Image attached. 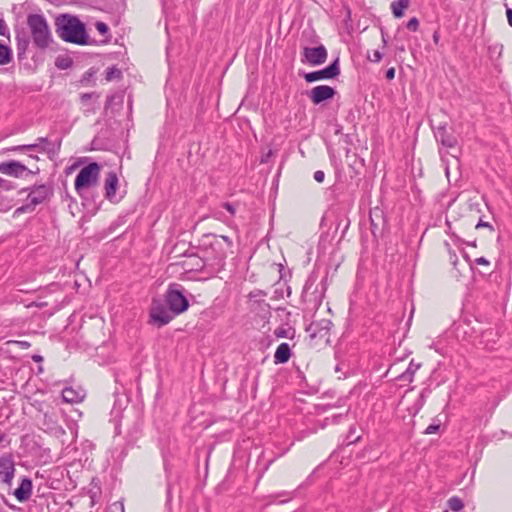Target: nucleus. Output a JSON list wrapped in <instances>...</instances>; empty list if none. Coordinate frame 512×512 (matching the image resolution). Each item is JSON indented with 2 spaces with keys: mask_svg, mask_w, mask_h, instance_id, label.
I'll list each match as a JSON object with an SVG mask.
<instances>
[{
  "mask_svg": "<svg viewBox=\"0 0 512 512\" xmlns=\"http://www.w3.org/2000/svg\"><path fill=\"white\" fill-rule=\"evenodd\" d=\"M8 31L7 25L5 24V21L0 18V35L4 36L6 35Z\"/></svg>",
  "mask_w": 512,
  "mask_h": 512,
  "instance_id": "09e8293b",
  "label": "nucleus"
},
{
  "mask_svg": "<svg viewBox=\"0 0 512 512\" xmlns=\"http://www.w3.org/2000/svg\"><path fill=\"white\" fill-rule=\"evenodd\" d=\"M222 207L227 210L231 217H233L236 213V206L233 203L230 202H224L222 204Z\"/></svg>",
  "mask_w": 512,
  "mask_h": 512,
  "instance_id": "a19ab883",
  "label": "nucleus"
},
{
  "mask_svg": "<svg viewBox=\"0 0 512 512\" xmlns=\"http://www.w3.org/2000/svg\"><path fill=\"white\" fill-rule=\"evenodd\" d=\"M96 94L95 93H83L81 94L80 96V99H81V102L83 104L87 103L88 101H90L92 99L93 96H95Z\"/></svg>",
  "mask_w": 512,
  "mask_h": 512,
  "instance_id": "a18cd8bd",
  "label": "nucleus"
},
{
  "mask_svg": "<svg viewBox=\"0 0 512 512\" xmlns=\"http://www.w3.org/2000/svg\"><path fill=\"white\" fill-rule=\"evenodd\" d=\"M95 27L97 29V31L102 34V35H106L108 34L109 32V27L106 23L104 22H101V21H97L96 24H95Z\"/></svg>",
  "mask_w": 512,
  "mask_h": 512,
  "instance_id": "e433bc0d",
  "label": "nucleus"
},
{
  "mask_svg": "<svg viewBox=\"0 0 512 512\" xmlns=\"http://www.w3.org/2000/svg\"><path fill=\"white\" fill-rule=\"evenodd\" d=\"M291 349L288 343H281L274 353L275 364H285L291 357Z\"/></svg>",
  "mask_w": 512,
  "mask_h": 512,
  "instance_id": "aec40b11",
  "label": "nucleus"
},
{
  "mask_svg": "<svg viewBox=\"0 0 512 512\" xmlns=\"http://www.w3.org/2000/svg\"><path fill=\"white\" fill-rule=\"evenodd\" d=\"M214 216L216 219H219L221 221H226V219L223 217L222 213L221 212H214Z\"/></svg>",
  "mask_w": 512,
  "mask_h": 512,
  "instance_id": "5fc2aeb1",
  "label": "nucleus"
},
{
  "mask_svg": "<svg viewBox=\"0 0 512 512\" xmlns=\"http://www.w3.org/2000/svg\"><path fill=\"white\" fill-rule=\"evenodd\" d=\"M340 75V66H339V58H336L330 65L327 67L305 73L303 75L305 81L307 83H312L320 80H329L335 79Z\"/></svg>",
  "mask_w": 512,
  "mask_h": 512,
  "instance_id": "0eeeda50",
  "label": "nucleus"
},
{
  "mask_svg": "<svg viewBox=\"0 0 512 512\" xmlns=\"http://www.w3.org/2000/svg\"><path fill=\"white\" fill-rule=\"evenodd\" d=\"M355 430H356L355 427H350L349 434L347 436L348 444L354 443V442H356V441H358L360 439V436L354 437Z\"/></svg>",
  "mask_w": 512,
  "mask_h": 512,
  "instance_id": "79ce46f5",
  "label": "nucleus"
},
{
  "mask_svg": "<svg viewBox=\"0 0 512 512\" xmlns=\"http://www.w3.org/2000/svg\"><path fill=\"white\" fill-rule=\"evenodd\" d=\"M336 95V90L328 85H319L307 92V96L314 105L331 100Z\"/></svg>",
  "mask_w": 512,
  "mask_h": 512,
  "instance_id": "1a4fd4ad",
  "label": "nucleus"
},
{
  "mask_svg": "<svg viewBox=\"0 0 512 512\" xmlns=\"http://www.w3.org/2000/svg\"><path fill=\"white\" fill-rule=\"evenodd\" d=\"M467 244H468V245H471V246H473V247H476V241H475V240H474L473 242H469V243H467Z\"/></svg>",
  "mask_w": 512,
  "mask_h": 512,
  "instance_id": "0e129e2a",
  "label": "nucleus"
},
{
  "mask_svg": "<svg viewBox=\"0 0 512 512\" xmlns=\"http://www.w3.org/2000/svg\"><path fill=\"white\" fill-rule=\"evenodd\" d=\"M382 58H383V53L380 52L379 50H374L372 56L370 54H368V56H367V59L369 61L375 62V63L380 62L382 60Z\"/></svg>",
  "mask_w": 512,
  "mask_h": 512,
  "instance_id": "c9c22d12",
  "label": "nucleus"
},
{
  "mask_svg": "<svg viewBox=\"0 0 512 512\" xmlns=\"http://www.w3.org/2000/svg\"><path fill=\"white\" fill-rule=\"evenodd\" d=\"M475 264L477 265H484L488 266L490 262L485 257H479L474 260Z\"/></svg>",
  "mask_w": 512,
  "mask_h": 512,
  "instance_id": "de8ad7c7",
  "label": "nucleus"
},
{
  "mask_svg": "<svg viewBox=\"0 0 512 512\" xmlns=\"http://www.w3.org/2000/svg\"><path fill=\"white\" fill-rule=\"evenodd\" d=\"M287 295L289 296L291 294V290L290 289H287Z\"/></svg>",
  "mask_w": 512,
  "mask_h": 512,
  "instance_id": "69168bd1",
  "label": "nucleus"
},
{
  "mask_svg": "<svg viewBox=\"0 0 512 512\" xmlns=\"http://www.w3.org/2000/svg\"><path fill=\"white\" fill-rule=\"evenodd\" d=\"M301 62L310 66H319L326 62L328 53L324 45L317 47H304L301 53Z\"/></svg>",
  "mask_w": 512,
  "mask_h": 512,
  "instance_id": "6e6552de",
  "label": "nucleus"
},
{
  "mask_svg": "<svg viewBox=\"0 0 512 512\" xmlns=\"http://www.w3.org/2000/svg\"><path fill=\"white\" fill-rule=\"evenodd\" d=\"M446 224H447V233L450 235V237L453 239L454 242H458V241H461V239L454 233V232H451V223L449 221H446Z\"/></svg>",
  "mask_w": 512,
  "mask_h": 512,
  "instance_id": "c03bdc74",
  "label": "nucleus"
},
{
  "mask_svg": "<svg viewBox=\"0 0 512 512\" xmlns=\"http://www.w3.org/2000/svg\"><path fill=\"white\" fill-rule=\"evenodd\" d=\"M15 471V463L12 455H2L0 457V478L2 482L10 486L14 478Z\"/></svg>",
  "mask_w": 512,
  "mask_h": 512,
  "instance_id": "ddd939ff",
  "label": "nucleus"
},
{
  "mask_svg": "<svg viewBox=\"0 0 512 512\" xmlns=\"http://www.w3.org/2000/svg\"><path fill=\"white\" fill-rule=\"evenodd\" d=\"M497 332L493 329H488L481 334V344H484L486 349H493L496 343Z\"/></svg>",
  "mask_w": 512,
  "mask_h": 512,
  "instance_id": "b1692460",
  "label": "nucleus"
},
{
  "mask_svg": "<svg viewBox=\"0 0 512 512\" xmlns=\"http://www.w3.org/2000/svg\"><path fill=\"white\" fill-rule=\"evenodd\" d=\"M26 190H29L27 197L29 202L25 205H22L21 207H18L15 210V214L32 212L37 205L44 203L53 195V187L51 184L34 185L33 187L27 188Z\"/></svg>",
  "mask_w": 512,
  "mask_h": 512,
  "instance_id": "39448f33",
  "label": "nucleus"
},
{
  "mask_svg": "<svg viewBox=\"0 0 512 512\" xmlns=\"http://www.w3.org/2000/svg\"><path fill=\"white\" fill-rule=\"evenodd\" d=\"M32 359H33L35 362H40V361H42V359H43V358H42V356H40V355H34V356L32 357Z\"/></svg>",
  "mask_w": 512,
  "mask_h": 512,
  "instance_id": "bf43d9fd",
  "label": "nucleus"
},
{
  "mask_svg": "<svg viewBox=\"0 0 512 512\" xmlns=\"http://www.w3.org/2000/svg\"><path fill=\"white\" fill-rule=\"evenodd\" d=\"M101 166L92 162L84 166L75 178V190L81 195L86 189L94 187L98 184Z\"/></svg>",
  "mask_w": 512,
  "mask_h": 512,
  "instance_id": "423d86ee",
  "label": "nucleus"
},
{
  "mask_svg": "<svg viewBox=\"0 0 512 512\" xmlns=\"http://www.w3.org/2000/svg\"><path fill=\"white\" fill-rule=\"evenodd\" d=\"M333 277L334 276H332V272H330L329 270H326L325 276H323L320 281V285L322 286V288H327L329 285H332Z\"/></svg>",
  "mask_w": 512,
  "mask_h": 512,
  "instance_id": "72a5a7b5",
  "label": "nucleus"
},
{
  "mask_svg": "<svg viewBox=\"0 0 512 512\" xmlns=\"http://www.w3.org/2000/svg\"><path fill=\"white\" fill-rule=\"evenodd\" d=\"M0 173L19 178L24 173L32 174V171L19 161L9 160L0 163Z\"/></svg>",
  "mask_w": 512,
  "mask_h": 512,
  "instance_id": "4468645a",
  "label": "nucleus"
},
{
  "mask_svg": "<svg viewBox=\"0 0 512 512\" xmlns=\"http://www.w3.org/2000/svg\"><path fill=\"white\" fill-rule=\"evenodd\" d=\"M121 77H122V72L117 67L113 66V67L107 68L106 73H105V79L107 81H111L114 79H120Z\"/></svg>",
  "mask_w": 512,
  "mask_h": 512,
  "instance_id": "c756f323",
  "label": "nucleus"
},
{
  "mask_svg": "<svg viewBox=\"0 0 512 512\" xmlns=\"http://www.w3.org/2000/svg\"><path fill=\"white\" fill-rule=\"evenodd\" d=\"M3 442H6V444H9V441L7 440V434L0 430V444Z\"/></svg>",
  "mask_w": 512,
  "mask_h": 512,
  "instance_id": "603ef678",
  "label": "nucleus"
},
{
  "mask_svg": "<svg viewBox=\"0 0 512 512\" xmlns=\"http://www.w3.org/2000/svg\"><path fill=\"white\" fill-rule=\"evenodd\" d=\"M5 503L8 505V507H9L11 510L18 511V512L22 511V508H20V507H17V506H15V505H13V504H8L6 501H5Z\"/></svg>",
  "mask_w": 512,
  "mask_h": 512,
  "instance_id": "6e6d98bb",
  "label": "nucleus"
},
{
  "mask_svg": "<svg viewBox=\"0 0 512 512\" xmlns=\"http://www.w3.org/2000/svg\"><path fill=\"white\" fill-rule=\"evenodd\" d=\"M118 176L114 171H110L104 182V196L110 202L116 201V191L118 188Z\"/></svg>",
  "mask_w": 512,
  "mask_h": 512,
  "instance_id": "2eb2a0df",
  "label": "nucleus"
},
{
  "mask_svg": "<svg viewBox=\"0 0 512 512\" xmlns=\"http://www.w3.org/2000/svg\"><path fill=\"white\" fill-rule=\"evenodd\" d=\"M185 246V243H177L173 249H172V253L175 254V257H178V256H184L186 257L187 259H192V257H189L188 255L184 254V252L187 250H183Z\"/></svg>",
  "mask_w": 512,
  "mask_h": 512,
  "instance_id": "473e14b6",
  "label": "nucleus"
},
{
  "mask_svg": "<svg viewBox=\"0 0 512 512\" xmlns=\"http://www.w3.org/2000/svg\"><path fill=\"white\" fill-rule=\"evenodd\" d=\"M434 136L443 148L454 149L458 145L457 138L448 132L446 123L440 124L434 129Z\"/></svg>",
  "mask_w": 512,
  "mask_h": 512,
  "instance_id": "f8f14e48",
  "label": "nucleus"
},
{
  "mask_svg": "<svg viewBox=\"0 0 512 512\" xmlns=\"http://www.w3.org/2000/svg\"><path fill=\"white\" fill-rule=\"evenodd\" d=\"M410 0H396L391 3V10L396 18L404 15V10L408 8Z\"/></svg>",
  "mask_w": 512,
  "mask_h": 512,
  "instance_id": "a878e982",
  "label": "nucleus"
},
{
  "mask_svg": "<svg viewBox=\"0 0 512 512\" xmlns=\"http://www.w3.org/2000/svg\"><path fill=\"white\" fill-rule=\"evenodd\" d=\"M332 322L328 319L312 321L307 327L306 332L311 339H323L329 336Z\"/></svg>",
  "mask_w": 512,
  "mask_h": 512,
  "instance_id": "9d476101",
  "label": "nucleus"
},
{
  "mask_svg": "<svg viewBox=\"0 0 512 512\" xmlns=\"http://www.w3.org/2000/svg\"><path fill=\"white\" fill-rule=\"evenodd\" d=\"M16 188V185L9 180L0 177V210L10 208V201L3 196L4 192L12 191Z\"/></svg>",
  "mask_w": 512,
  "mask_h": 512,
  "instance_id": "6ab92c4d",
  "label": "nucleus"
},
{
  "mask_svg": "<svg viewBox=\"0 0 512 512\" xmlns=\"http://www.w3.org/2000/svg\"><path fill=\"white\" fill-rule=\"evenodd\" d=\"M17 58L21 62L27 58L26 53L30 45V39L25 33L16 34Z\"/></svg>",
  "mask_w": 512,
  "mask_h": 512,
  "instance_id": "a211bd4d",
  "label": "nucleus"
},
{
  "mask_svg": "<svg viewBox=\"0 0 512 512\" xmlns=\"http://www.w3.org/2000/svg\"><path fill=\"white\" fill-rule=\"evenodd\" d=\"M12 60V50L9 46L0 43V65L8 64Z\"/></svg>",
  "mask_w": 512,
  "mask_h": 512,
  "instance_id": "cd10ccee",
  "label": "nucleus"
},
{
  "mask_svg": "<svg viewBox=\"0 0 512 512\" xmlns=\"http://www.w3.org/2000/svg\"><path fill=\"white\" fill-rule=\"evenodd\" d=\"M188 307L189 301L181 290H167L163 297L152 299L147 323L152 327L162 328L185 312Z\"/></svg>",
  "mask_w": 512,
  "mask_h": 512,
  "instance_id": "f03ea898",
  "label": "nucleus"
},
{
  "mask_svg": "<svg viewBox=\"0 0 512 512\" xmlns=\"http://www.w3.org/2000/svg\"><path fill=\"white\" fill-rule=\"evenodd\" d=\"M266 296V293L264 292V290H256V291H251L249 294H248V298L250 301H254V302H260L263 300V297Z\"/></svg>",
  "mask_w": 512,
  "mask_h": 512,
  "instance_id": "2f4dec72",
  "label": "nucleus"
},
{
  "mask_svg": "<svg viewBox=\"0 0 512 512\" xmlns=\"http://www.w3.org/2000/svg\"><path fill=\"white\" fill-rule=\"evenodd\" d=\"M429 394H430V389H428V388H425L421 391L417 401L414 404L415 414L418 413L422 409V407L425 404L426 398L428 397Z\"/></svg>",
  "mask_w": 512,
  "mask_h": 512,
  "instance_id": "c85d7f7f",
  "label": "nucleus"
},
{
  "mask_svg": "<svg viewBox=\"0 0 512 512\" xmlns=\"http://www.w3.org/2000/svg\"><path fill=\"white\" fill-rule=\"evenodd\" d=\"M481 227H488L490 230H493V227L491 224H489L488 222H484L480 219L479 222L476 224L475 228L478 229Z\"/></svg>",
  "mask_w": 512,
  "mask_h": 512,
  "instance_id": "8fccbe9b",
  "label": "nucleus"
},
{
  "mask_svg": "<svg viewBox=\"0 0 512 512\" xmlns=\"http://www.w3.org/2000/svg\"><path fill=\"white\" fill-rule=\"evenodd\" d=\"M171 500V490L170 486L167 487V503H169Z\"/></svg>",
  "mask_w": 512,
  "mask_h": 512,
  "instance_id": "13d9d810",
  "label": "nucleus"
},
{
  "mask_svg": "<svg viewBox=\"0 0 512 512\" xmlns=\"http://www.w3.org/2000/svg\"><path fill=\"white\" fill-rule=\"evenodd\" d=\"M179 287H180V285H179V284H176V283H170V284L168 285V288H169V289H172V288H179Z\"/></svg>",
  "mask_w": 512,
  "mask_h": 512,
  "instance_id": "680f3d73",
  "label": "nucleus"
},
{
  "mask_svg": "<svg viewBox=\"0 0 512 512\" xmlns=\"http://www.w3.org/2000/svg\"><path fill=\"white\" fill-rule=\"evenodd\" d=\"M370 229L374 236L385 226L384 212L381 208L375 207L369 212Z\"/></svg>",
  "mask_w": 512,
  "mask_h": 512,
  "instance_id": "f3484780",
  "label": "nucleus"
},
{
  "mask_svg": "<svg viewBox=\"0 0 512 512\" xmlns=\"http://www.w3.org/2000/svg\"><path fill=\"white\" fill-rule=\"evenodd\" d=\"M406 27L410 31H416L419 27V21L416 17L411 18L407 24Z\"/></svg>",
  "mask_w": 512,
  "mask_h": 512,
  "instance_id": "4c0bfd02",
  "label": "nucleus"
},
{
  "mask_svg": "<svg viewBox=\"0 0 512 512\" xmlns=\"http://www.w3.org/2000/svg\"><path fill=\"white\" fill-rule=\"evenodd\" d=\"M197 261L194 259H187L183 262V266L187 268L190 271H198L199 269H196Z\"/></svg>",
  "mask_w": 512,
  "mask_h": 512,
  "instance_id": "ea45409f",
  "label": "nucleus"
},
{
  "mask_svg": "<svg viewBox=\"0 0 512 512\" xmlns=\"http://www.w3.org/2000/svg\"><path fill=\"white\" fill-rule=\"evenodd\" d=\"M439 39H440V35H439V33L437 31H435L433 33V41H434V43L437 44L439 42Z\"/></svg>",
  "mask_w": 512,
  "mask_h": 512,
  "instance_id": "4d7b16f0",
  "label": "nucleus"
},
{
  "mask_svg": "<svg viewBox=\"0 0 512 512\" xmlns=\"http://www.w3.org/2000/svg\"><path fill=\"white\" fill-rule=\"evenodd\" d=\"M444 512H448V511L446 510V511H444Z\"/></svg>",
  "mask_w": 512,
  "mask_h": 512,
  "instance_id": "338daca9",
  "label": "nucleus"
},
{
  "mask_svg": "<svg viewBox=\"0 0 512 512\" xmlns=\"http://www.w3.org/2000/svg\"><path fill=\"white\" fill-rule=\"evenodd\" d=\"M420 364H415L413 360L408 365L407 369L400 374L397 379L400 381H406L408 383H411L414 379V375L416 371L420 368Z\"/></svg>",
  "mask_w": 512,
  "mask_h": 512,
  "instance_id": "393cba45",
  "label": "nucleus"
},
{
  "mask_svg": "<svg viewBox=\"0 0 512 512\" xmlns=\"http://www.w3.org/2000/svg\"><path fill=\"white\" fill-rule=\"evenodd\" d=\"M27 26L30 30L33 45L40 49H47L52 43V35L47 20L41 14H29Z\"/></svg>",
  "mask_w": 512,
  "mask_h": 512,
  "instance_id": "20e7f679",
  "label": "nucleus"
},
{
  "mask_svg": "<svg viewBox=\"0 0 512 512\" xmlns=\"http://www.w3.org/2000/svg\"><path fill=\"white\" fill-rule=\"evenodd\" d=\"M395 77V68L391 67L386 71V78L388 80H392Z\"/></svg>",
  "mask_w": 512,
  "mask_h": 512,
  "instance_id": "3c124183",
  "label": "nucleus"
},
{
  "mask_svg": "<svg viewBox=\"0 0 512 512\" xmlns=\"http://www.w3.org/2000/svg\"><path fill=\"white\" fill-rule=\"evenodd\" d=\"M231 247L232 240L228 236L209 233L199 239L196 247L189 245L184 254L197 261L196 269L209 266L216 270L224 266Z\"/></svg>",
  "mask_w": 512,
  "mask_h": 512,
  "instance_id": "f257e3e1",
  "label": "nucleus"
},
{
  "mask_svg": "<svg viewBox=\"0 0 512 512\" xmlns=\"http://www.w3.org/2000/svg\"><path fill=\"white\" fill-rule=\"evenodd\" d=\"M32 491H33L32 480L29 477L24 476L20 481L19 487L17 489H15V491L13 492V495L16 497V499L19 502H26L32 496Z\"/></svg>",
  "mask_w": 512,
  "mask_h": 512,
  "instance_id": "dca6fc26",
  "label": "nucleus"
},
{
  "mask_svg": "<svg viewBox=\"0 0 512 512\" xmlns=\"http://www.w3.org/2000/svg\"><path fill=\"white\" fill-rule=\"evenodd\" d=\"M439 428H440V425L439 424H430L426 429H425V434H434V433H437L439 431Z\"/></svg>",
  "mask_w": 512,
  "mask_h": 512,
  "instance_id": "37998d69",
  "label": "nucleus"
},
{
  "mask_svg": "<svg viewBox=\"0 0 512 512\" xmlns=\"http://www.w3.org/2000/svg\"><path fill=\"white\" fill-rule=\"evenodd\" d=\"M273 272L279 274V283H283V285H287L292 277L291 270L287 268L284 264H273L271 266Z\"/></svg>",
  "mask_w": 512,
  "mask_h": 512,
  "instance_id": "5701e85b",
  "label": "nucleus"
},
{
  "mask_svg": "<svg viewBox=\"0 0 512 512\" xmlns=\"http://www.w3.org/2000/svg\"><path fill=\"white\" fill-rule=\"evenodd\" d=\"M382 41H383V45L386 46L387 45V40L384 36V34L382 33Z\"/></svg>",
  "mask_w": 512,
  "mask_h": 512,
  "instance_id": "e2e57ef3",
  "label": "nucleus"
},
{
  "mask_svg": "<svg viewBox=\"0 0 512 512\" xmlns=\"http://www.w3.org/2000/svg\"><path fill=\"white\" fill-rule=\"evenodd\" d=\"M277 338L293 339L295 336V329L290 326H280L274 331Z\"/></svg>",
  "mask_w": 512,
  "mask_h": 512,
  "instance_id": "bb28decb",
  "label": "nucleus"
},
{
  "mask_svg": "<svg viewBox=\"0 0 512 512\" xmlns=\"http://www.w3.org/2000/svg\"><path fill=\"white\" fill-rule=\"evenodd\" d=\"M62 398L67 403H78L84 398L83 390H76L72 387H65L62 390Z\"/></svg>",
  "mask_w": 512,
  "mask_h": 512,
  "instance_id": "412c9836",
  "label": "nucleus"
},
{
  "mask_svg": "<svg viewBox=\"0 0 512 512\" xmlns=\"http://www.w3.org/2000/svg\"><path fill=\"white\" fill-rule=\"evenodd\" d=\"M318 273H319L318 270H316V269L313 270V272L309 276L304 288H310L311 286L315 285V279L317 278Z\"/></svg>",
  "mask_w": 512,
  "mask_h": 512,
  "instance_id": "58836bf2",
  "label": "nucleus"
},
{
  "mask_svg": "<svg viewBox=\"0 0 512 512\" xmlns=\"http://www.w3.org/2000/svg\"><path fill=\"white\" fill-rule=\"evenodd\" d=\"M506 15H507L508 23L512 27V9L511 8L507 9Z\"/></svg>",
  "mask_w": 512,
  "mask_h": 512,
  "instance_id": "864d4df0",
  "label": "nucleus"
},
{
  "mask_svg": "<svg viewBox=\"0 0 512 512\" xmlns=\"http://www.w3.org/2000/svg\"><path fill=\"white\" fill-rule=\"evenodd\" d=\"M343 259L344 257L340 253V251L338 249H333L330 254L326 270H329L330 272H332V276H335V272L343 262Z\"/></svg>",
  "mask_w": 512,
  "mask_h": 512,
  "instance_id": "4be33fe9",
  "label": "nucleus"
},
{
  "mask_svg": "<svg viewBox=\"0 0 512 512\" xmlns=\"http://www.w3.org/2000/svg\"><path fill=\"white\" fill-rule=\"evenodd\" d=\"M42 145H43L42 150L44 152L55 153L56 151H58L60 149L61 141H58L57 144H52V143L49 142L48 138H46V137H39L37 139L36 143L27 144V145L14 146L10 150L24 152V151L35 150V149L39 148Z\"/></svg>",
  "mask_w": 512,
  "mask_h": 512,
  "instance_id": "9b49d317",
  "label": "nucleus"
},
{
  "mask_svg": "<svg viewBox=\"0 0 512 512\" xmlns=\"http://www.w3.org/2000/svg\"><path fill=\"white\" fill-rule=\"evenodd\" d=\"M324 178H325V173L321 170H317L315 173H314V179L315 181L321 183L324 181Z\"/></svg>",
  "mask_w": 512,
  "mask_h": 512,
  "instance_id": "49530a36",
  "label": "nucleus"
},
{
  "mask_svg": "<svg viewBox=\"0 0 512 512\" xmlns=\"http://www.w3.org/2000/svg\"><path fill=\"white\" fill-rule=\"evenodd\" d=\"M56 32L65 42L77 45H90L94 43L89 40L84 23L76 16L63 14L57 17Z\"/></svg>",
  "mask_w": 512,
  "mask_h": 512,
  "instance_id": "7ed1b4c3",
  "label": "nucleus"
},
{
  "mask_svg": "<svg viewBox=\"0 0 512 512\" xmlns=\"http://www.w3.org/2000/svg\"><path fill=\"white\" fill-rule=\"evenodd\" d=\"M72 61L68 58H60L58 57L55 61V65L59 69H67L71 66Z\"/></svg>",
  "mask_w": 512,
  "mask_h": 512,
  "instance_id": "f704fd0d",
  "label": "nucleus"
},
{
  "mask_svg": "<svg viewBox=\"0 0 512 512\" xmlns=\"http://www.w3.org/2000/svg\"><path fill=\"white\" fill-rule=\"evenodd\" d=\"M448 506L452 511H460L464 507V504L459 497L453 496L448 500Z\"/></svg>",
  "mask_w": 512,
  "mask_h": 512,
  "instance_id": "7c9ffc66",
  "label": "nucleus"
},
{
  "mask_svg": "<svg viewBox=\"0 0 512 512\" xmlns=\"http://www.w3.org/2000/svg\"><path fill=\"white\" fill-rule=\"evenodd\" d=\"M59 432L60 434H65V430L61 426L56 427V433Z\"/></svg>",
  "mask_w": 512,
  "mask_h": 512,
  "instance_id": "052dcab7",
  "label": "nucleus"
}]
</instances>
